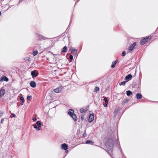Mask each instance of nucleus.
Returning <instances> with one entry per match:
<instances>
[{"instance_id": "9b49d317", "label": "nucleus", "mask_w": 158, "mask_h": 158, "mask_svg": "<svg viewBox=\"0 0 158 158\" xmlns=\"http://www.w3.org/2000/svg\"><path fill=\"white\" fill-rule=\"evenodd\" d=\"M142 97V95L141 94L137 93L136 95V98L137 99H139Z\"/></svg>"}, {"instance_id": "4c0bfd02", "label": "nucleus", "mask_w": 158, "mask_h": 158, "mask_svg": "<svg viewBox=\"0 0 158 158\" xmlns=\"http://www.w3.org/2000/svg\"><path fill=\"white\" fill-rule=\"evenodd\" d=\"M81 119L83 120L84 119V117L83 116H81Z\"/></svg>"}, {"instance_id": "9d476101", "label": "nucleus", "mask_w": 158, "mask_h": 158, "mask_svg": "<svg viewBox=\"0 0 158 158\" xmlns=\"http://www.w3.org/2000/svg\"><path fill=\"white\" fill-rule=\"evenodd\" d=\"M5 90L4 89H2L0 91V97L3 96L5 94Z\"/></svg>"}, {"instance_id": "49530a36", "label": "nucleus", "mask_w": 158, "mask_h": 158, "mask_svg": "<svg viewBox=\"0 0 158 158\" xmlns=\"http://www.w3.org/2000/svg\"><path fill=\"white\" fill-rule=\"evenodd\" d=\"M83 135H85V134H83Z\"/></svg>"}, {"instance_id": "6ab92c4d", "label": "nucleus", "mask_w": 158, "mask_h": 158, "mask_svg": "<svg viewBox=\"0 0 158 158\" xmlns=\"http://www.w3.org/2000/svg\"><path fill=\"white\" fill-rule=\"evenodd\" d=\"M127 95V96H130L132 94V92L130 90H127L126 92Z\"/></svg>"}, {"instance_id": "f03ea898", "label": "nucleus", "mask_w": 158, "mask_h": 158, "mask_svg": "<svg viewBox=\"0 0 158 158\" xmlns=\"http://www.w3.org/2000/svg\"><path fill=\"white\" fill-rule=\"evenodd\" d=\"M31 75L32 77L34 78L35 77H36L39 75V73L37 70H34L31 72Z\"/></svg>"}, {"instance_id": "ddd939ff", "label": "nucleus", "mask_w": 158, "mask_h": 158, "mask_svg": "<svg viewBox=\"0 0 158 158\" xmlns=\"http://www.w3.org/2000/svg\"><path fill=\"white\" fill-rule=\"evenodd\" d=\"M36 124L38 125V129H39L41 127L42 124L40 121H38L36 122Z\"/></svg>"}, {"instance_id": "39448f33", "label": "nucleus", "mask_w": 158, "mask_h": 158, "mask_svg": "<svg viewBox=\"0 0 158 158\" xmlns=\"http://www.w3.org/2000/svg\"><path fill=\"white\" fill-rule=\"evenodd\" d=\"M136 45V42H134L133 44L131 45L130 47L128 48V50L130 51H131L133 50L135 46Z\"/></svg>"}, {"instance_id": "b1692460", "label": "nucleus", "mask_w": 158, "mask_h": 158, "mask_svg": "<svg viewBox=\"0 0 158 158\" xmlns=\"http://www.w3.org/2000/svg\"><path fill=\"white\" fill-rule=\"evenodd\" d=\"M39 38L41 40L42 39L44 40L45 39V37L44 36H43L42 35H39Z\"/></svg>"}, {"instance_id": "f8f14e48", "label": "nucleus", "mask_w": 158, "mask_h": 158, "mask_svg": "<svg viewBox=\"0 0 158 158\" xmlns=\"http://www.w3.org/2000/svg\"><path fill=\"white\" fill-rule=\"evenodd\" d=\"M72 118H73V119L75 121H77V116L76 114H72V115H71V116Z\"/></svg>"}, {"instance_id": "79ce46f5", "label": "nucleus", "mask_w": 158, "mask_h": 158, "mask_svg": "<svg viewBox=\"0 0 158 158\" xmlns=\"http://www.w3.org/2000/svg\"><path fill=\"white\" fill-rule=\"evenodd\" d=\"M114 114H117V113H117V112H116V111H115H115H114Z\"/></svg>"}, {"instance_id": "2eb2a0df", "label": "nucleus", "mask_w": 158, "mask_h": 158, "mask_svg": "<svg viewBox=\"0 0 158 158\" xmlns=\"http://www.w3.org/2000/svg\"><path fill=\"white\" fill-rule=\"evenodd\" d=\"M74 110L73 109H70L69 110L68 114L70 116H71V115H72V114H74Z\"/></svg>"}, {"instance_id": "a211bd4d", "label": "nucleus", "mask_w": 158, "mask_h": 158, "mask_svg": "<svg viewBox=\"0 0 158 158\" xmlns=\"http://www.w3.org/2000/svg\"><path fill=\"white\" fill-rule=\"evenodd\" d=\"M129 101V99H123L122 100V105H124L125 103H127Z\"/></svg>"}, {"instance_id": "cd10ccee", "label": "nucleus", "mask_w": 158, "mask_h": 158, "mask_svg": "<svg viewBox=\"0 0 158 158\" xmlns=\"http://www.w3.org/2000/svg\"><path fill=\"white\" fill-rule=\"evenodd\" d=\"M32 98L31 96H27V100H30Z\"/></svg>"}, {"instance_id": "2f4dec72", "label": "nucleus", "mask_w": 158, "mask_h": 158, "mask_svg": "<svg viewBox=\"0 0 158 158\" xmlns=\"http://www.w3.org/2000/svg\"><path fill=\"white\" fill-rule=\"evenodd\" d=\"M126 55V52L125 51H123V52L122 53V56H124Z\"/></svg>"}, {"instance_id": "37998d69", "label": "nucleus", "mask_w": 158, "mask_h": 158, "mask_svg": "<svg viewBox=\"0 0 158 158\" xmlns=\"http://www.w3.org/2000/svg\"><path fill=\"white\" fill-rule=\"evenodd\" d=\"M66 150V151H65V152H68V150Z\"/></svg>"}, {"instance_id": "393cba45", "label": "nucleus", "mask_w": 158, "mask_h": 158, "mask_svg": "<svg viewBox=\"0 0 158 158\" xmlns=\"http://www.w3.org/2000/svg\"><path fill=\"white\" fill-rule=\"evenodd\" d=\"M99 88L98 87H95L94 89V92H97L99 91Z\"/></svg>"}, {"instance_id": "c03bdc74", "label": "nucleus", "mask_w": 158, "mask_h": 158, "mask_svg": "<svg viewBox=\"0 0 158 158\" xmlns=\"http://www.w3.org/2000/svg\"><path fill=\"white\" fill-rule=\"evenodd\" d=\"M110 139H109V142H110Z\"/></svg>"}, {"instance_id": "72a5a7b5", "label": "nucleus", "mask_w": 158, "mask_h": 158, "mask_svg": "<svg viewBox=\"0 0 158 158\" xmlns=\"http://www.w3.org/2000/svg\"><path fill=\"white\" fill-rule=\"evenodd\" d=\"M4 118H2L1 119V123H3V121H4Z\"/></svg>"}, {"instance_id": "7c9ffc66", "label": "nucleus", "mask_w": 158, "mask_h": 158, "mask_svg": "<svg viewBox=\"0 0 158 158\" xmlns=\"http://www.w3.org/2000/svg\"><path fill=\"white\" fill-rule=\"evenodd\" d=\"M69 58L71 60H73V56L71 55H70L69 57Z\"/></svg>"}, {"instance_id": "c85d7f7f", "label": "nucleus", "mask_w": 158, "mask_h": 158, "mask_svg": "<svg viewBox=\"0 0 158 158\" xmlns=\"http://www.w3.org/2000/svg\"><path fill=\"white\" fill-rule=\"evenodd\" d=\"M20 100L23 102H24V99L23 97H21L20 98Z\"/></svg>"}, {"instance_id": "20e7f679", "label": "nucleus", "mask_w": 158, "mask_h": 158, "mask_svg": "<svg viewBox=\"0 0 158 158\" xmlns=\"http://www.w3.org/2000/svg\"><path fill=\"white\" fill-rule=\"evenodd\" d=\"M94 115L93 114H90L89 116V118L88 119V121L89 123H91L94 120Z\"/></svg>"}, {"instance_id": "473e14b6", "label": "nucleus", "mask_w": 158, "mask_h": 158, "mask_svg": "<svg viewBox=\"0 0 158 158\" xmlns=\"http://www.w3.org/2000/svg\"><path fill=\"white\" fill-rule=\"evenodd\" d=\"M3 114V113L0 111V117H1Z\"/></svg>"}, {"instance_id": "c756f323", "label": "nucleus", "mask_w": 158, "mask_h": 158, "mask_svg": "<svg viewBox=\"0 0 158 158\" xmlns=\"http://www.w3.org/2000/svg\"><path fill=\"white\" fill-rule=\"evenodd\" d=\"M80 112L81 113H83L85 112V110L83 108H81L80 109Z\"/></svg>"}, {"instance_id": "0eeeda50", "label": "nucleus", "mask_w": 158, "mask_h": 158, "mask_svg": "<svg viewBox=\"0 0 158 158\" xmlns=\"http://www.w3.org/2000/svg\"><path fill=\"white\" fill-rule=\"evenodd\" d=\"M61 148L64 150H66L68 148V146L66 143H63L61 145Z\"/></svg>"}, {"instance_id": "4be33fe9", "label": "nucleus", "mask_w": 158, "mask_h": 158, "mask_svg": "<svg viewBox=\"0 0 158 158\" xmlns=\"http://www.w3.org/2000/svg\"><path fill=\"white\" fill-rule=\"evenodd\" d=\"M32 126H33L34 128L36 129L37 131H40V128L39 129H38V127L36 125H32Z\"/></svg>"}, {"instance_id": "423d86ee", "label": "nucleus", "mask_w": 158, "mask_h": 158, "mask_svg": "<svg viewBox=\"0 0 158 158\" xmlns=\"http://www.w3.org/2000/svg\"><path fill=\"white\" fill-rule=\"evenodd\" d=\"M70 51L73 55H76L77 52V49L74 48H71L70 49Z\"/></svg>"}, {"instance_id": "bb28decb", "label": "nucleus", "mask_w": 158, "mask_h": 158, "mask_svg": "<svg viewBox=\"0 0 158 158\" xmlns=\"http://www.w3.org/2000/svg\"><path fill=\"white\" fill-rule=\"evenodd\" d=\"M104 100L106 103H108V101L107 98L106 97H105L104 98Z\"/></svg>"}, {"instance_id": "f704fd0d", "label": "nucleus", "mask_w": 158, "mask_h": 158, "mask_svg": "<svg viewBox=\"0 0 158 158\" xmlns=\"http://www.w3.org/2000/svg\"><path fill=\"white\" fill-rule=\"evenodd\" d=\"M11 115L13 117H16V115L14 113H12L11 114Z\"/></svg>"}, {"instance_id": "dca6fc26", "label": "nucleus", "mask_w": 158, "mask_h": 158, "mask_svg": "<svg viewBox=\"0 0 158 158\" xmlns=\"http://www.w3.org/2000/svg\"><path fill=\"white\" fill-rule=\"evenodd\" d=\"M118 61V60H116L115 61H113L111 66V67L114 68L115 67L116 64L117 62Z\"/></svg>"}, {"instance_id": "e433bc0d", "label": "nucleus", "mask_w": 158, "mask_h": 158, "mask_svg": "<svg viewBox=\"0 0 158 158\" xmlns=\"http://www.w3.org/2000/svg\"><path fill=\"white\" fill-rule=\"evenodd\" d=\"M108 103H106L105 104H104V106L105 107H106L107 106V104Z\"/></svg>"}, {"instance_id": "7ed1b4c3", "label": "nucleus", "mask_w": 158, "mask_h": 158, "mask_svg": "<svg viewBox=\"0 0 158 158\" xmlns=\"http://www.w3.org/2000/svg\"><path fill=\"white\" fill-rule=\"evenodd\" d=\"M63 87L62 86H60L58 88H57L54 90V91L56 93H58L60 92L63 90Z\"/></svg>"}, {"instance_id": "a878e982", "label": "nucleus", "mask_w": 158, "mask_h": 158, "mask_svg": "<svg viewBox=\"0 0 158 158\" xmlns=\"http://www.w3.org/2000/svg\"><path fill=\"white\" fill-rule=\"evenodd\" d=\"M38 53V51L37 50L34 51L33 52V55L34 56H36Z\"/></svg>"}, {"instance_id": "1a4fd4ad", "label": "nucleus", "mask_w": 158, "mask_h": 158, "mask_svg": "<svg viewBox=\"0 0 158 158\" xmlns=\"http://www.w3.org/2000/svg\"><path fill=\"white\" fill-rule=\"evenodd\" d=\"M9 81L8 78L7 77L5 76H4L3 77H2L0 80V81Z\"/></svg>"}, {"instance_id": "a19ab883", "label": "nucleus", "mask_w": 158, "mask_h": 158, "mask_svg": "<svg viewBox=\"0 0 158 158\" xmlns=\"http://www.w3.org/2000/svg\"><path fill=\"white\" fill-rule=\"evenodd\" d=\"M111 140L112 141H111V142H112V141H114V139H113V138H112V139H111Z\"/></svg>"}, {"instance_id": "f257e3e1", "label": "nucleus", "mask_w": 158, "mask_h": 158, "mask_svg": "<svg viewBox=\"0 0 158 158\" xmlns=\"http://www.w3.org/2000/svg\"><path fill=\"white\" fill-rule=\"evenodd\" d=\"M151 36H148L143 39H142L140 42V44L141 45H143L145 44L148 41V40L150 39Z\"/></svg>"}, {"instance_id": "ea45409f", "label": "nucleus", "mask_w": 158, "mask_h": 158, "mask_svg": "<svg viewBox=\"0 0 158 158\" xmlns=\"http://www.w3.org/2000/svg\"><path fill=\"white\" fill-rule=\"evenodd\" d=\"M112 153V151H110V152H109V154L110 155H111V154Z\"/></svg>"}, {"instance_id": "a18cd8bd", "label": "nucleus", "mask_w": 158, "mask_h": 158, "mask_svg": "<svg viewBox=\"0 0 158 158\" xmlns=\"http://www.w3.org/2000/svg\"><path fill=\"white\" fill-rule=\"evenodd\" d=\"M83 135H85V134H83Z\"/></svg>"}, {"instance_id": "58836bf2", "label": "nucleus", "mask_w": 158, "mask_h": 158, "mask_svg": "<svg viewBox=\"0 0 158 158\" xmlns=\"http://www.w3.org/2000/svg\"><path fill=\"white\" fill-rule=\"evenodd\" d=\"M24 102H22L20 103V105H23V103H24Z\"/></svg>"}, {"instance_id": "412c9836", "label": "nucleus", "mask_w": 158, "mask_h": 158, "mask_svg": "<svg viewBox=\"0 0 158 158\" xmlns=\"http://www.w3.org/2000/svg\"><path fill=\"white\" fill-rule=\"evenodd\" d=\"M127 81H123L119 83V85H125L126 84V83H127Z\"/></svg>"}, {"instance_id": "c9c22d12", "label": "nucleus", "mask_w": 158, "mask_h": 158, "mask_svg": "<svg viewBox=\"0 0 158 158\" xmlns=\"http://www.w3.org/2000/svg\"><path fill=\"white\" fill-rule=\"evenodd\" d=\"M32 120H33V121H35L37 120V119L36 118H33Z\"/></svg>"}, {"instance_id": "5701e85b", "label": "nucleus", "mask_w": 158, "mask_h": 158, "mask_svg": "<svg viewBox=\"0 0 158 158\" xmlns=\"http://www.w3.org/2000/svg\"><path fill=\"white\" fill-rule=\"evenodd\" d=\"M24 60L26 62L29 61L31 60V59L29 57H27L24 59Z\"/></svg>"}, {"instance_id": "aec40b11", "label": "nucleus", "mask_w": 158, "mask_h": 158, "mask_svg": "<svg viewBox=\"0 0 158 158\" xmlns=\"http://www.w3.org/2000/svg\"><path fill=\"white\" fill-rule=\"evenodd\" d=\"M67 49V47L66 46H65L62 49L61 52H66Z\"/></svg>"}, {"instance_id": "6e6552de", "label": "nucleus", "mask_w": 158, "mask_h": 158, "mask_svg": "<svg viewBox=\"0 0 158 158\" xmlns=\"http://www.w3.org/2000/svg\"><path fill=\"white\" fill-rule=\"evenodd\" d=\"M30 85L32 88H35L36 86V83L34 81H31L30 82Z\"/></svg>"}, {"instance_id": "4468645a", "label": "nucleus", "mask_w": 158, "mask_h": 158, "mask_svg": "<svg viewBox=\"0 0 158 158\" xmlns=\"http://www.w3.org/2000/svg\"><path fill=\"white\" fill-rule=\"evenodd\" d=\"M94 143L92 140H87L85 142V143L87 144H93Z\"/></svg>"}, {"instance_id": "f3484780", "label": "nucleus", "mask_w": 158, "mask_h": 158, "mask_svg": "<svg viewBox=\"0 0 158 158\" xmlns=\"http://www.w3.org/2000/svg\"><path fill=\"white\" fill-rule=\"evenodd\" d=\"M132 77V76L131 74H129L126 77L125 79L126 80H129Z\"/></svg>"}]
</instances>
